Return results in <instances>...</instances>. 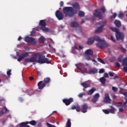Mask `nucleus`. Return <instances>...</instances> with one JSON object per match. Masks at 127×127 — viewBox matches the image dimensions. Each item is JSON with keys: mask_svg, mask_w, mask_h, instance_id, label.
I'll return each instance as SVG.
<instances>
[{"mask_svg": "<svg viewBox=\"0 0 127 127\" xmlns=\"http://www.w3.org/2000/svg\"><path fill=\"white\" fill-rule=\"evenodd\" d=\"M106 12V8L105 6H102L101 8H97L95 10L93 15L95 17H98L99 19H103V14Z\"/></svg>", "mask_w": 127, "mask_h": 127, "instance_id": "20e7f679", "label": "nucleus"}, {"mask_svg": "<svg viewBox=\"0 0 127 127\" xmlns=\"http://www.w3.org/2000/svg\"><path fill=\"white\" fill-rule=\"evenodd\" d=\"M114 23L117 27H120L122 25V24H121V21L118 20H116L114 22Z\"/></svg>", "mask_w": 127, "mask_h": 127, "instance_id": "b1692460", "label": "nucleus"}, {"mask_svg": "<svg viewBox=\"0 0 127 127\" xmlns=\"http://www.w3.org/2000/svg\"><path fill=\"white\" fill-rule=\"evenodd\" d=\"M34 57H37L39 56L38 60H37V63H41V64H50V61L49 59L45 57V56L43 54H40L39 53H35L33 55Z\"/></svg>", "mask_w": 127, "mask_h": 127, "instance_id": "7ed1b4c3", "label": "nucleus"}, {"mask_svg": "<svg viewBox=\"0 0 127 127\" xmlns=\"http://www.w3.org/2000/svg\"><path fill=\"white\" fill-rule=\"evenodd\" d=\"M110 29L112 30V31H113L114 32H116V34L120 32L117 28H115L114 27H110Z\"/></svg>", "mask_w": 127, "mask_h": 127, "instance_id": "cd10ccee", "label": "nucleus"}, {"mask_svg": "<svg viewBox=\"0 0 127 127\" xmlns=\"http://www.w3.org/2000/svg\"><path fill=\"white\" fill-rule=\"evenodd\" d=\"M63 5H64V2L61 1V2H60V6H61V7H62V6H63Z\"/></svg>", "mask_w": 127, "mask_h": 127, "instance_id": "13d9d810", "label": "nucleus"}, {"mask_svg": "<svg viewBox=\"0 0 127 127\" xmlns=\"http://www.w3.org/2000/svg\"><path fill=\"white\" fill-rule=\"evenodd\" d=\"M28 95L29 96H31L32 95H33V91L32 90L30 91V93H28Z\"/></svg>", "mask_w": 127, "mask_h": 127, "instance_id": "6e6d98bb", "label": "nucleus"}, {"mask_svg": "<svg viewBox=\"0 0 127 127\" xmlns=\"http://www.w3.org/2000/svg\"><path fill=\"white\" fill-rule=\"evenodd\" d=\"M39 42L40 43H44V41H45V39H44V37H41L39 39H38Z\"/></svg>", "mask_w": 127, "mask_h": 127, "instance_id": "473e14b6", "label": "nucleus"}, {"mask_svg": "<svg viewBox=\"0 0 127 127\" xmlns=\"http://www.w3.org/2000/svg\"><path fill=\"white\" fill-rule=\"evenodd\" d=\"M112 90L114 92H118V88L116 87H112Z\"/></svg>", "mask_w": 127, "mask_h": 127, "instance_id": "49530a36", "label": "nucleus"}, {"mask_svg": "<svg viewBox=\"0 0 127 127\" xmlns=\"http://www.w3.org/2000/svg\"><path fill=\"white\" fill-rule=\"evenodd\" d=\"M123 70L125 73H127V66H124Z\"/></svg>", "mask_w": 127, "mask_h": 127, "instance_id": "3c124183", "label": "nucleus"}, {"mask_svg": "<svg viewBox=\"0 0 127 127\" xmlns=\"http://www.w3.org/2000/svg\"><path fill=\"white\" fill-rule=\"evenodd\" d=\"M121 51H122V52H126V49H125V48H124L123 47H122L121 48Z\"/></svg>", "mask_w": 127, "mask_h": 127, "instance_id": "4d7b16f0", "label": "nucleus"}, {"mask_svg": "<svg viewBox=\"0 0 127 127\" xmlns=\"http://www.w3.org/2000/svg\"><path fill=\"white\" fill-rule=\"evenodd\" d=\"M31 63H34L35 62H37V60L35 57H32L30 59Z\"/></svg>", "mask_w": 127, "mask_h": 127, "instance_id": "f704fd0d", "label": "nucleus"}, {"mask_svg": "<svg viewBox=\"0 0 127 127\" xmlns=\"http://www.w3.org/2000/svg\"><path fill=\"white\" fill-rule=\"evenodd\" d=\"M6 112H7V108H6V107H4L0 112V117H2V115H4Z\"/></svg>", "mask_w": 127, "mask_h": 127, "instance_id": "a211bd4d", "label": "nucleus"}, {"mask_svg": "<svg viewBox=\"0 0 127 127\" xmlns=\"http://www.w3.org/2000/svg\"><path fill=\"white\" fill-rule=\"evenodd\" d=\"M104 72H105V70H104V69H101L99 71V73L102 74V73H104Z\"/></svg>", "mask_w": 127, "mask_h": 127, "instance_id": "8fccbe9b", "label": "nucleus"}, {"mask_svg": "<svg viewBox=\"0 0 127 127\" xmlns=\"http://www.w3.org/2000/svg\"><path fill=\"white\" fill-rule=\"evenodd\" d=\"M28 124L31 125V126H36L37 122L34 120H32V121L28 122Z\"/></svg>", "mask_w": 127, "mask_h": 127, "instance_id": "2f4dec72", "label": "nucleus"}, {"mask_svg": "<svg viewBox=\"0 0 127 127\" xmlns=\"http://www.w3.org/2000/svg\"><path fill=\"white\" fill-rule=\"evenodd\" d=\"M116 67L120 68L121 67V64L119 63H116Z\"/></svg>", "mask_w": 127, "mask_h": 127, "instance_id": "864d4df0", "label": "nucleus"}, {"mask_svg": "<svg viewBox=\"0 0 127 127\" xmlns=\"http://www.w3.org/2000/svg\"><path fill=\"white\" fill-rule=\"evenodd\" d=\"M103 113L106 114V115H109L110 114V110H108L107 109H104L102 110Z\"/></svg>", "mask_w": 127, "mask_h": 127, "instance_id": "4c0bfd02", "label": "nucleus"}, {"mask_svg": "<svg viewBox=\"0 0 127 127\" xmlns=\"http://www.w3.org/2000/svg\"><path fill=\"white\" fill-rule=\"evenodd\" d=\"M123 95H125V102L123 103V106H126L127 104V92H123Z\"/></svg>", "mask_w": 127, "mask_h": 127, "instance_id": "4be33fe9", "label": "nucleus"}, {"mask_svg": "<svg viewBox=\"0 0 127 127\" xmlns=\"http://www.w3.org/2000/svg\"><path fill=\"white\" fill-rule=\"evenodd\" d=\"M75 110L77 112H80L81 111V108H80L79 105H77Z\"/></svg>", "mask_w": 127, "mask_h": 127, "instance_id": "a18cd8bd", "label": "nucleus"}, {"mask_svg": "<svg viewBox=\"0 0 127 127\" xmlns=\"http://www.w3.org/2000/svg\"><path fill=\"white\" fill-rule=\"evenodd\" d=\"M83 96H85V93L83 92V93H80L78 95V97L79 98H82L83 97Z\"/></svg>", "mask_w": 127, "mask_h": 127, "instance_id": "37998d69", "label": "nucleus"}, {"mask_svg": "<svg viewBox=\"0 0 127 127\" xmlns=\"http://www.w3.org/2000/svg\"><path fill=\"white\" fill-rule=\"evenodd\" d=\"M56 16L57 17L59 20H62L64 17V15H63V13L61 12L59 10H57L56 12Z\"/></svg>", "mask_w": 127, "mask_h": 127, "instance_id": "9d476101", "label": "nucleus"}, {"mask_svg": "<svg viewBox=\"0 0 127 127\" xmlns=\"http://www.w3.org/2000/svg\"><path fill=\"white\" fill-rule=\"evenodd\" d=\"M24 41L28 43H31L32 45H36V44H37L35 39L32 37H26L24 38Z\"/></svg>", "mask_w": 127, "mask_h": 127, "instance_id": "0eeeda50", "label": "nucleus"}, {"mask_svg": "<svg viewBox=\"0 0 127 127\" xmlns=\"http://www.w3.org/2000/svg\"><path fill=\"white\" fill-rule=\"evenodd\" d=\"M39 25L41 26L40 27V29L45 32H52L51 30H50L49 28L46 27V22L44 20H40Z\"/></svg>", "mask_w": 127, "mask_h": 127, "instance_id": "423d86ee", "label": "nucleus"}, {"mask_svg": "<svg viewBox=\"0 0 127 127\" xmlns=\"http://www.w3.org/2000/svg\"><path fill=\"white\" fill-rule=\"evenodd\" d=\"M107 23L106 22L103 23V25H102L100 27H99L97 30H95V33H99L100 32H102L103 31V28L105 25H106Z\"/></svg>", "mask_w": 127, "mask_h": 127, "instance_id": "dca6fc26", "label": "nucleus"}, {"mask_svg": "<svg viewBox=\"0 0 127 127\" xmlns=\"http://www.w3.org/2000/svg\"><path fill=\"white\" fill-rule=\"evenodd\" d=\"M83 48H84L83 46H81V45L79 46V49H80V50L83 49Z\"/></svg>", "mask_w": 127, "mask_h": 127, "instance_id": "0e129e2a", "label": "nucleus"}, {"mask_svg": "<svg viewBox=\"0 0 127 127\" xmlns=\"http://www.w3.org/2000/svg\"><path fill=\"white\" fill-rule=\"evenodd\" d=\"M117 60L119 62H123V57L122 56H120V57H119Z\"/></svg>", "mask_w": 127, "mask_h": 127, "instance_id": "a19ab883", "label": "nucleus"}, {"mask_svg": "<svg viewBox=\"0 0 127 127\" xmlns=\"http://www.w3.org/2000/svg\"><path fill=\"white\" fill-rule=\"evenodd\" d=\"M100 81L101 83L103 84L104 85V84H106V79L105 78V77H102L100 78Z\"/></svg>", "mask_w": 127, "mask_h": 127, "instance_id": "7c9ffc66", "label": "nucleus"}, {"mask_svg": "<svg viewBox=\"0 0 127 127\" xmlns=\"http://www.w3.org/2000/svg\"><path fill=\"white\" fill-rule=\"evenodd\" d=\"M81 85L85 88H89V87L91 86V85L90 84H87L85 82L81 83Z\"/></svg>", "mask_w": 127, "mask_h": 127, "instance_id": "5701e85b", "label": "nucleus"}, {"mask_svg": "<svg viewBox=\"0 0 127 127\" xmlns=\"http://www.w3.org/2000/svg\"><path fill=\"white\" fill-rule=\"evenodd\" d=\"M42 83V81L38 83V89H39V90H42V89L46 86V83L49 84V83H50V78L46 77L44 78V82Z\"/></svg>", "mask_w": 127, "mask_h": 127, "instance_id": "39448f33", "label": "nucleus"}, {"mask_svg": "<svg viewBox=\"0 0 127 127\" xmlns=\"http://www.w3.org/2000/svg\"><path fill=\"white\" fill-rule=\"evenodd\" d=\"M95 41H97V42H100L102 44L101 45L100 43L96 44V47L100 48V49H104L105 47H108L109 46V44L106 43L105 40L100 39V37L97 36L89 38L87 42V44L91 45V44H93V43L95 42Z\"/></svg>", "mask_w": 127, "mask_h": 127, "instance_id": "f03ea898", "label": "nucleus"}, {"mask_svg": "<svg viewBox=\"0 0 127 127\" xmlns=\"http://www.w3.org/2000/svg\"><path fill=\"white\" fill-rule=\"evenodd\" d=\"M85 22V21L84 20H82L81 21L80 23L81 24H83Z\"/></svg>", "mask_w": 127, "mask_h": 127, "instance_id": "338daca9", "label": "nucleus"}, {"mask_svg": "<svg viewBox=\"0 0 127 127\" xmlns=\"http://www.w3.org/2000/svg\"><path fill=\"white\" fill-rule=\"evenodd\" d=\"M72 49H73V50H77L78 48H77V46H74L73 47H72Z\"/></svg>", "mask_w": 127, "mask_h": 127, "instance_id": "052dcab7", "label": "nucleus"}, {"mask_svg": "<svg viewBox=\"0 0 127 127\" xmlns=\"http://www.w3.org/2000/svg\"><path fill=\"white\" fill-rule=\"evenodd\" d=\"M118 15L117 14V13H114L113 15H112L111 16V19H113V18H116V17H117V16Z\"/></svg>", "mask_w": 127, "mask_h": 127, "instance_id": "c03bdc74", "label": "nucleus"}, {"mask_svg": "<svg viewBox=\"0 0 127 127\" xmlns=\"http://www.w3.org/2000/svg\"><path fill=\"white\" fill-rule=\"evenodd\" d=\"M87 110H88V105L86 104L82 105L81 106V112L83 113H87Z\"/></svg>", "mask_w": 127, "mask_h": 127, "instance_id": "2eb2a0df", "label": "nucleus"}, {"mask_svg": "<svg viewBox=\"0 0 127 127\" xmlns=\"http://www.w3.org/2000/svg\"><path fill=\"white\" fill-rule=\"evenodd\" d=\"M73 98H70L68 99H64L63 100V103L65 104L66 106H69L71 103H73Z\"/></svg>", "mask_w": 127, "mask_h": 127, "instance_id": "ddd939ff", "label": "nucleus"}, {"mask_svg": "<svg viewBox=\"0 0 127 127\" xmlns=\"http://www.w3.org/2000/svg\"><path fill=\"white\" fill-rule=\"evenodd\" d=\"M111 40L113 41V42H116V38H115V37H114L113 36H111Z\"/></svg>", "mask_w": 127, "mask_h": 127, "instance_id": "09e8293b", "label": "nucleus"}, {"mask_svg": "<svg viewBox=\"0 0 127 127\" xmlns=\"http://www.w3.org/2000/svg\"><path fill=\"white\" fill-rule=\"evenodd\" d=\"M99 98H100V94L96 93L93 96V98L91 99L92 103H97V101H99Z\"/></svg>", "mask_w": 127, "mask_h": 127, "instance_id": "4468645a", "label": "nucleus"}, {"mask_svg": "<svg viewBox=\"0 0 127 127\" xmlns=\"http://www.w3.org/2000/svg\"><path fill=\"white\" fill-rule=\"evenodd\" d=\"M38 31V28H34L33 31L31 32L30 36H34L35 35V31Z\"/></svg>", "mask_w": 127, "mask_h": 127, "instance_id": "bb28decb", "label": "nucleus"}, {"mask_svg": "<svg viewBox=\"0 0 127 127\" xmlns=\"http://www.w3.org/2000/svg\"><path fill=\"white\" fill-rule=\"evenodd\" d=\"M96 91V88L93 87L90 90H88L87 94L89 95V96H91V95H93V93L94 92H95Z\"/></svg>", "mask_w": 127, "mask_h": 127, "instance_id": "6ab92c4d", "label": "nucleus"}, {"mask_svg": "<svg viewBox=\"0 0 127 127\" xmlns=\"http://www.w3.org/2000/svg\"><path fill=\"white\" fill-rule=\"evenodd\" d=\"M76 108H77V106L73 105L71 107V110H76Z\"/></svg>", "mask_w": 127, "mask_h": 127, "instance_id": "5fc2aeb1", "label": "nucleus"}, {"mask_svg": "<svg viewBox=\"0 0 127 127\" xmlns=\"http://www.w3.org/2000/svg\"><path fill=\"white\" fill-rule=\"evenodd\" d=\"M34 79V77H32V76L29 77V80H30L31 81H33Z\"/></svg>", "mask_w": 127, "mask_h": 127, "instance_id": "680f3d73", "label": "nucleus"}, {"mask_svg": "<svg viewBox=\"0 0 127 127\" xmlns=\"http://www.w3.org/2000/svg\"><path fill=\"white\" fill-rule=\"evenodd\" d=\"M118 16L121 19H123L124 16V13L123 12H119V13L118 14Z\"/></svg>", "mask_w": 127, "mask_h": 127, "instance_id": "c85d7f7f", "label": "nucleus"}, {"mask_svg": "<svg viewBox=\"0 0 127 127\" xmlns=\"http://www.w3.org/2000/svg\"><path fill=\"white\" fill-rule=\"evenodd\" d=\"M29 56V53H25V54H22L17 59L18 62H20L22 60H23L25 57H28Z\"/></svg>", "mask_w": 127, "mask_h": 127, "instance_id": "f8f14e48", "label": "nucleus"}, {"mask_svg": "<svg viewBox=\"0 0 127 127\" xmlns=\"http://www.w3.org/2000/svg\"><path fill=\"white\" fill-rule=\"evenodd\" d=\"M84 54L87 55H90V56H93V54H94V52H93V50H92L91 49H88L85 52Z\"/></svg>", "mask_w": 127, "mask_h": 127, "instance_id": "f3484780", "label": "nucleus"}, {"mask_svg": "<svg viewBox=\"0 0 127 127\" xmlns=\"http://www.w3.org/2000/svg\"><path fill=\"white\" fill-rule=\"evenodd\" d=\"M111 109H109V111L111 114H114L115 112H116V110L115 108V107H114V106H110Z\"/></svg>", "mask_w": 127, "mask_h": 127, "instance_id": "a878e982", "label": "nucleus"}, {"mask_svg": "<svg viewBox=\"0 0 127 127\" xmlns=\"http://www.w3.org/2000/svg\"><path fill=\"white\" fill-rule=\"evenodd\" d=\"M109 75L110 76V77H114V75H115V74L113 72H109Z\"/></svg>", "mask_w": 127, "mask_h": 127, "instance_id": "603ef678", "label": "nucleus"}, {"mask_svg": "<svg viewBox=\"0 0 127 127\" xmlns=\"http://www.w3.org/2000/svg\"><path fill=\"white\" fill-rule=\"evenodd\" d=\"M97 61H98V62H100V63H102V64H105V62L103 60L101 59L100 58H98L97 59Z\"/></svg>", "mask_w": 127, "mask_h": 127, "instance_id": "58836bf2", "label": "nucleus"}, {"mask_svg": "<svg viewBox=\"0 0 127 127\" xmlns=\"http://www.w3.org/2000/svg\"><path fill=\"white\" fill-rule=\"evenodd\" d=\"M20 40H21V37L20 36L18 38V41H20Z\"/></svg>", "mask_w": 127, "mask_h": 127, "instance_id": "774afa93", "label": "nucleus"}, {"mask_svg": "<svg viewBox=\"0 0 127 127\" xmlns=\"http://www.w3.org/2000/svg\"><path fill=\"white\" fill-rule=\"evenodd\" d=\"M28 122H23L20 124V127H30V126L27 125Z\"/></svg>", "mask_w": 127, "mask_h": 127, "instance_id": "412c9836", "label": "nucleus"}, {"mask_svg": "<svg viewBox=\"0 0 127 127\" xmlns=\"http://www.w3.org/2000/svg\"><path fill=\"white\" fill-rule=\"evenodd\" d=\"M11 70L10 69H8V71H7V76H10L11 75Z\"/></svg>", "mask_w": 127, "mask_h": 127, "instance_id": "de8ad7c7", "label": "nucleus"}, {"mask_svg": "<svg viewBox=\"0 0 127 127\" xmlns=\"http://www.w3.org/2000/svg\"><path fill=\"white\" fill-rule=\"evenodd\" d=\"M66 127H71V120L70 119L67 120Z\"/></svg>", "mask_w": 127, "mask_h": 127, "instance_id": "c9c22d12", "label": "nucleus"}, {"mask_svg": "<svg viewBox=\"0 0 127 127\" xmlns=\"http://www.w3.org/2000/svg\"><path fill=\"white\" fill-rule=\"evenodd\" d=\"M119 112L120 113H124V109H123V108H120Z\"/></svg>", "mask_w": 127, "mask_h": 127, "instance_id": "bf43d9fd", "label": "nucleus"}, {"mask_svg": "<svg viewBox=\"0 0 127 127\" xmlns=\"http://www.w3.org/2000/svg\"><path fill=\"white\" fill-rule=\"evenodd\" d=\"M84 57L86 59V60H92V59L91 58V57H90V55H84Z\"/></svg>", "mask_w": 127, "mask_h": 127, "instance_id": "e433bc0d", "label": "nucleus"}, {"mask_svg": "<svg viewBox=\"0 0 127 127\" xmlns=\"http://www.w3.org/2000/svg\"><path fill=\"white\" fill-rule=\"evenodd\" d=\"M122 64L124 67H127V57L123 59L122 61Z\"/></svg>", "mask_w": 127, "mask_h": 127, "instance_id": "aec40b11", "label": "nucleus"}, {"mask_svg": "<svg viewBox=\"0 0 127 127\" xmlns=\"http://www.w3.org/2000/svg\"><path fill=\"white\" fill-rule=\"evenodd\" d=\"M78 14L80 17H84V16H85V13L82 11H79Z\"/></svg>", "mask_w": 127, "mask_h": 127, "instance_id": "c756f323", "label": "nucleus"}, {"mask_svg": "<svg viewBox=\"0 0 127 127\" xmlns=\"http://www.w3.org/2000/svg\"><path fill=\"white\" fill-rule=\"evenodd\" d=\"M25 62H26V63H31V61L30 58L25 59Z\"/></svg>", "mask_w": 127, "mask_h": 127, "instance_id": "79ce46f5", "label": "nucleus"}, {"mask_svg": "<svg viewBox=\"0 0 127 127\" xmlns=\"http://www.w3.org/2000/svg\"><path fill=\"white\" fill-rule=\"evenodd\" d=\"M116 37L118 41H120V40H122V41H124V38L125 37V34H124V33L123 32H118L117 34H116Z\"/></svg>", "mask_w": 127, "mask_h": 127, "instance_id": "6e6552de", "label": "nucleus"}, {"mask_svg": "<svg viewBox=\"0 0 127 127\" xmlns=\"http://www.w3.org/2000/svg\"><path fill=\"white\" fill-rule=\"evenodd\" d=\"M76 66L77 67V68L80 71H82V69H81V68H80V67H83L84 66V65H83L81 64H76Z\"/></svg>", "mask_w": 127, "mask_h": 127, "instance_id": "72a5a7b5", "label": "nucleus"}, {"mask_svg": "<svg viewBox=\"0 0 127 127\" xmlns=\"http://www.w3.org/2000/svg\"><path fill=\"white\" fill-rule=\"evenodd\" d=\"M109 60L110 62H115V61H116V58H115L114 57H113L112 58H110Z\"/></svg>", "mask_w": 127, "mask_h": 127, "instance_id": "ea45409f", "label": "nucleus"}, {"mask_svg": "<svg viewBox=\"0 0 127 127\" xmlns=\"http://www.w3.org/2000/svg\"><path fill=\"white\" fill-rule=\"evenodd\" d=\"M104 77H105V78H107V77H108V76H109V74L107 73H104Z\"/></svg>", "mask_w": 127, "mask_h": 127, "instance_id": "69168bd1", "label": "nucleus"}, {"mask_svg": "<svg viewBox=\"0 0 127 127\" xmlns=\"http://www.w3.org/2000/svg\"><path fill=\"white\" fill-rule=\"evenodd\" d=\"M98 72V69H97L96 68H92L91 69H90V70L89 71V73L91 74H96L97 72Z\"/></svg>", "mask_w": 127, "mask_h": 127, "instance_id": "393cba45", "label": "nucleus"}, {"mask_svg": "<svg viewBox=\"0 0 127 127\" xmlns=\"http://www.w3.org/2000/svg\"><path fill=\"white\" fill-rule=\"evenodd\" d=\"M105 97L103 99L104 103L106 104H111L112 103V99L110 98V95L109 94L106 93L105 94Z\"/></svg>", "mask_w": 127, "mask_h": 127, "instance_id": "9b49d317", "label": "nucleus"}, {"mask_svg": "<svg viewBox=\"0 0 127 127\" xmlns=\"http://www.w3.org/2000/svg\"><path fill=\"white\" fill-rule=\"evenodd\" d=\"M71 5L72 7H64L63 8V11L65 14V16L73 17L74 14H76L78 12V10L80 9V5L77 2L73 3Z\"/></svg>", "mask_w": 127, "mask_h": 127, "instance_id": "f257e3e1", "label": "nucleus"}, {"mask_svg": "<svg viewBox=\"0 0 127 127\" xmlns=\"http://www.w3.org/2000/svg\"><path fill=\"white\" fill-rule=\"evenodd\" d=\"M70 26H71V27H77V28H78V29H79V31H78V29H76V31L77 32H82V29H81V27H80L79 24L78 23H77L76 22H71Z\"/></svg>", "mask_w": 127, "mask_h": 127, "instance_id": "1a4fd4ad", "label": "nucleus"}, {"mask_svg": "<svg viewBox=\"0 0 127 127\" xmlns=\"http://www.w3.org/2000/svg\"><path fill=\"white\" fill-rule=\"evenodd\" d=\"M92 62H94V64H97V61L95 59H92L91 60Z\"/></svg>", "mask_w": 127, "mask_h": 127, "instance_id": "e2e57ef3", "label": "nucleus"}]
</instances>
